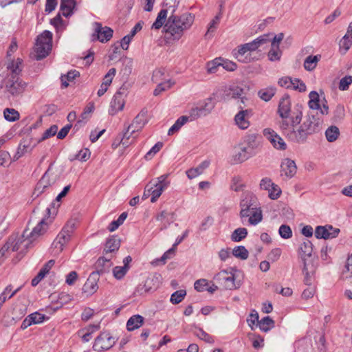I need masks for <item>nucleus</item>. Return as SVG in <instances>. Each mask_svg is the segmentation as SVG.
<instances>
[{
	"mask_svg": "<svg viewBox=\"0 0 352 352\" xmlns=\"http://www.w3.org/2000/svg\"><path fill=\"white\" fill-rule=\"evenodd\" d=\"M231 94H232L233 99H239L243 96L244 90L238 86L230 87Z\"/></svg>",
	"mask_w": 352,
	"mask_h": 352,
	"instance_id": "obj_64",
	"label": "nucleus"
},
{
	"mask_svg": "<svg viewBox=\"0 0 352 352\" xmlns=\"http://www.w3.org/2000/svg\"><path fill=\"white\" fill-rule=\"evenodd\" d=\"M219 67H221V59L216 58L214 60H212V62L208 63V72L210 73V74L215 73L218 70Z\"/></svg>",
	"mask_w": 352,
	"mask_h": 352,
	"instance_id": "obj_59",
	"label": "nucleus"
},
{
	"mask_svg": "<svg viewBox=\"0 0 352 352\" xmlns=\"http://www.w3.org/2000/svg\"><path fill=\"white\" fill-rule=\"evenodd\" d=\"M193 333L195 336L207 343L213 344L214 342L213 338L201 328L195 327Z\"/></svg>",
	"mask_w": 352,
	"mask_h": 352,
	"instance_id": "obj_43",
	"label": "nucleus"
},
{
	"mask_svg": "<svg viewBox=\"0 0 352 352\" xmlns=\"http://www.w3.org/2000/svg\"><path fill=\"white\" fill-rule=\"evenodd\" d=\"M147 110L143 109L134 118L131 124L128 126V129H131V133L138 131L143 128L146 123Z\"/></svg>",
	"mask_w": 352,
	"mask_h": 352,
	"instance_id": "obj_21",
	"label": "nucleus"
},
{
	"mask_svg": "<svg viewBox=\"0 0 352 352\" xmlns=\"http://www.w3.org/2000/svg\"><path fill=\"white\" fill-rule=\"evenodd\" d=\"M75 6L74 0L60 2V10L64 16L68 17L73 14V9Z\"/></svg>",
	"mask_w": 352,
	"mask_h": 352,
	"instance_id": "obj_39",
	"label": "nucleus"
},
{
	"mask_svg": "<svg viewBox=\"0 0 352 352\" xmlns=\"http://www.w3.org/2000/svg\"><path fill=\"white\" fill-rule=\"evenodd\" d=\"M79 72L76 70H71L68 72L66 75H63L61 76L62 86L67 87L69 85L68 82L73 80L76 77L79 76Z\"/></svg>",
	"mask_w": 352,
	"mask_h": 352,
	"instance_id": "obj_46",
	"label": "nucleus"
},
{
	"mask_svg": "<svg viewBox=\"0 0 352 352\" xmlns=\"http://www.w3.org/2000/svg\"><path fill=\"white\" fill-rule=\"evenodd\" d=\"M252 155H253L246 148H245L243 146H241L235 149L232 161L233 164H239L245 162Z\"/></svg>",
	"mask_w": 352,
	"mask_h": 352,
	"instance_id": "obj_26",
	"label": "nucleus"
},
{
	"mask_svg": "<svg viewBox=\"0 0 352 352\" xmlns=\"http://www.w3.org/2000/svg\"><path fill=\"white\" fill-rule=\"evenodd\" d=\"M221 19V14H217L214 16V18L212 20V21L209 24V27L208 28V31L206 34V36H208L211 32H213L217 28V25L219 24Z\"/></svg>",
	"mask_w": 352,
	"mask_h": 352,
	"instance_id": "obj_60",
	"label": "nucleus"
},
{
	"mask_svg": "<svg viewBox=\"0 0 352 352\" xmlns=\"http://www.w3.org/2000/svg\"><path fill=\"white\" fill-rule=\"evenodd\" d=\"M93 33L91 35V41H99L101 43L108 42L113 36V30L107 26L103 27L100 23L94 22L92 24Z\"/></svg>",
	"mask_w": 352,
	"mask_h": 352,
	"instance_id": "obj_12",
	"label": "nucleus"
},
{
	"mask_svg": "<svg viewBox=\"0 0 352 352\" xmlns=\"http://www.w3.org/2000/svg\"><path fill=\"white\" fill-rule=\"evenodd\" d=\"M208 285V282L206 279H199L195 282L194 287L197 292H204L206 287Z\"/></svg>",
	"mask_w": 352,
	"mask_h": 352,
	"instance_id": "obj_61",
	"label": "nucleus"
},
{
	"mask_svg": "<svg viewBox=\"0 0 352 352\" xmlns=\"http://www.w3.org/2000/svg\"><path fill=\"white\" fill-rule=\"evenodd\" d=\"M294 90H298L300 92L305 91L306 85L305 84L298 78L292 79V88Z\"/></svg>",
	"mask_w": 352,
	"mask_h": 352,
	"instance_id": "obj_58",
	"label": "nucleus"
},
{
	"mask_svg": "<svg viewBox=\"0 0 352 352\" xmlns=\"http://www.w3.org/2000/svg\"><path fill=\"white\" fill-rule=\"evenodd\" d=\"M345 110L343 105L338 104L334 110V119L336 120H342L345 116Z\"/></svg>",
	"mask_w": 352,
	"mask_h": 352,
	"instance_id": "obj_62",
	"label": "nucleus"
},
{
	"mask_svg": "<svg viewBox=\"0 0 352 352\" xmlns=\"http://www.w3.org/2000/svg\"><path fill=\"white\" fill-rule=\"evenodd\" d=\"M299 250L301 256L303 257V260L305 256L310 257L313 252L312 243L309 240L306 239L300 244Z\"/></svg>",
	"mask_w": 352,
	"mask_h": 352,
	"instance_id": "obj_37",
	"label": "nucleus"
},
{
	"mask_svg": "<svg viewBox=\"0 0 352 352\" xmlns=\"http://www.w3.org/2000/svg\"><path fill=\"white\" fill-rule=\"evenodd\" d=\"M116 70L115 68H111L104 76L102 85L108 87L112 82L113 77L115 76Z\"/></svg>",
	"mask_w": 352,
	"mask_h": 352,
	"instance_id": "obj_55",
	"label": "nucleus"
},
{
	"mask_svg": "<svg viewBox=\"0 0 352 352\" xmlns=\"http://www.w3.org/2000/svg\"><path fill=\"white\" fill-rule=\"evenodd\" d=\"M232 254L238 258L245 260L248 258L249 252L244 246L239 245L232 250Z\"/></svg>",
	"mask_w": 352,
	"mask_h": 352,
	"instance_id": "obj_44",
	"label": "nucleus"
},
{
	"mask_svg": "<svg viewBox=\"0 0 352 352\" xmlns=\"http://www.w3.org/2000/svg\"><path fill=\"white\" fill-rule=\"evenodd\" d=\"M281 56V52L279 50L278 44L274 48L272 47V49L268 52V58L271 61L279 60Z\"/></svg>",
	"mask_w": 352,
	"mask_h": 352,
	"instance_id": "obj_52",
	"label": "nucleus"
},
{
	"mask_svg": "<svg viewBox=\"0 0 352 352\" xmlns=\"http://www.w3.org/2000/svg\"><path fill=\"white\" fill-rule=\"evenodd\" d=\"M263 135L275 148L280 150L286 149L285 142L274 130L270 128L265 129L263 130Z\"/></svg>",
	"mask_w": 352,
	"mask_h": 352,
	"instance_id": "obj_19",
	"label": "nucleus"
},
{
	"mask_svg": "<svg viewBox=\"0 0 352 352\" xmlns=\"http://www.w3.org/2000/svg\"><path fill=\"white\" fill-rule=\"evenodd\" d=\"M257 138L258 135L255 133L248 135L245 139L246 146H243L253 155H255V149L259 146Z\"/></svg>",
	"mask_w": 352,
	"mask_h": 352,
	"instance_id": "obj_30",
	"label": "nucleus"
},
{
	"mask_svg": "<svg viewBox=\"0 0 352 352\" xmlns=\"http://www.w3.org/2000/svg\"><path fill=\"white\" fill-rule=\"evenodd\" d=\"M244 184L242 181V178L240 176H234L232 179L230 188L235 191L239 192L243 190Z\"/></svg>",
	"mask_w": 352,
	"mask_h": 352,
	"instance_id": "obj_48",
	"label": "nucleus"
},
{
	"mask_svg": "<svg viewBox=\"0 0 352 352\" xmlns=\"http://www.w3.org/2000/svg\"><path fill=\"white\" fill-rule=\"evenodd\" d=\"M320 56H309L304 61V67L307 71H312L317 65L318 62L320 60Z\"/></svg>",
	"mask_w": 352,
	"mask_h": 352,
	"instance_id": "obj_40",
	"label": "nucleus"
},
{
	"mask_svg": "<svg viewBox=\"0 0 352 352\" xmlns=\"http://www.w3.org/2000/svg\"><path fill=\"white\" fill-rule=\"evenodd\" d=\"M173 84V83H172L170 80L160 83L156 87V89L154 90L153 94L155 96L159 95L161 92L169 89Z\"/></svg>",
	"mask_w": 352,
	"mask_h": 352,
	"instance_id": "obj_56",
	"label": "nucleus"
},
{
	"mask_svg": "<svg viewBox=\"0 0 352 352\" xmlns=\"http://www.w3.org/2000/svg\"><path fill=\"white\" fill-rule=\"evenodd\" d=\"M186 295V292L185 290H177L171 295L170 300L173 304L177 305L182 301Z\"/></svg>",
	"mask_w": 352,
	"mask_h": 352,
	"instance_id": "obj_49",
	"label": "nucleus"
},
{
	"mask_svg": "<svg viewBox=\"0 0 352 352\" xmlns=\"http://www.w3.org/2000/svg\"><path fill=\"white\" fill-rule=\"evenodd\" d=\"M340 232L339 228H333L331 225L318 226L315 230V236L317 239H330L336 238Z\"/></svg>",
	"mask_w": 352,
	"mask_h": 352,
	"instance_id": "obj_15",
	"label": "nucleus"
},
{
	"mask_svg": "<svg viewBox=\"0 0 352 352\" xmlns=\"http://www.w3.org/2000/svg\"><path fill=\"white\" fill-rule=\"evenodd\" d=\"M171 8H169L168 9H162L160 10V12L158 13L157 16L155 21V22L152 25V28L155 30H159L161 28L163 25L164 26L166 22V18L168 12L170 11Z\"/></svg>",
	"mask_w": 352,
	"mask_h": 352,
	"instance_id": "obj_31",
	"label": "nucleus"
},
{
	"mask_svg": "<svg viewBox=\"0 0 352 352\" xmlns=\"http://www.w3.org/2000/svg\"><path fill=\"white\" fill-rule=\"evenodd\" d=\"M158 279L157 277H148L145 280V283L143 286L140 287L138 290L141 292V294L143 292H149L152 290L155 289L157 287Z\"/></svg>",
	"mask_w": 352,
	"mask_h": 352,
	"instance_id": "obj_34",
	"label": "nucleus"
},
{
	"mask_svg": "<svg viewBox=\"0 0 352 352\" xmlns=\"http://www.w3.org/2000/svg\"><path fill=\"white\" fill-rule=\"evenodd\" d=\"M168 176L169 174H164L149 182L148 184L153 186V190L152 191L153 197L151 199L152 203H155L161 196L162 192L168 187L170 184V182L168 180Z\"/></svg>",
	"mask_w": 352,
	"mask_h": 352,
	"instance_id": "obj_13",
	"label": "nucleus"
},
{
	"mask_svg": "<svg viewBox=\"0 0 352 352\" xmlns=\"http://www.w3.org/2000/svg\"><path fill=\"white\" fill-rule=\"evenodd\" d=\"M58 131V126L56 125H52L49 129H47L43 134L42 138L38 140V142L43 141L50 137L55 135Z\"/></svg>",
	"mask_w": 352,
	"mask_h": 352,
	"instance_id": "obj_54",
	"label": "nucleus"
},
{
	"mask_svg": "<svg viewBox=\"0 0 352 352\" xmlns=\"http://www.w3.org/2000/svg\"><path fill=\"white\" fill-rule=\"evenodd\" d=\"M258 324L262 331L267 332L274 327V321L270 317L266 316L262 318Z\"/></svg>",
	"mask_w": 352,
	"mask_h": 352,
	"instance_id": "obj_41",
	"label": "nucleus"
},
{
	"mask_svg": "<svg viewBox=\"0 0 352 352\" xmlns=\"http://www.w3.org/2000/svg\"><path fill=\"white\" fill-rule=\"evenodd\" d=\"M340 50L342 54H345L352 45V37L344 35L340 40Z\"/></svg>",
	"mask_w": 352,
	"mask_h": 352,
	"instance_id": "obj_47",
	"label": "nucleus"
},
{
	"mask_svg": "<svg viewBox=\"0 0 352 352\" xmlns=\"http://www.w3.org/2000/svg\"><path fill=\"white\" fill-rule=\"evenodd\" d=\"M281 194V190L280 188L277 186L273 184L271 188L269 190V197L272 199H278Z\"/></svg>",
	"mask_w": 352,
	"mask_h": 352,
	"instance_id": "obj_63",
	"label": "nucleus"
},
{
	"mask_svg": "<svg viewBox=\"0 0 352 352\" xmlns=\"http://www.w3.org/2000/svg\"><path fill=\"white\" fill-rule=\"evenodd\" d=\"M4 118L9 122H14L19 119V113L14 109L6 108L3 111Z\"/></svg>",
	"mask_w": 352,
	"mask_h": 352,
	"instance_id": "obj_45",
	"label": "nucleus"
},
{
	"mask_svg": "<svg viewBox=\"0 0 352 352\" xmlns=\"http://www.w3.org/2000/svg\"><path fill=\"white\" fill-rule=\"evenodd\" d=\"M117 342V339L112 336L108 331H103L95 339L93 349L98 352L107 351L113 347Z\"/></svg>",
	"mask_w": 352,
	"mask_h": 352,
	"instance_id": "obj_11",
	"label": "nucleus"
},
{
	"mask_svg": "<svg viewBox=\"0 0 352 352\" xmlns=\"http://www.w3.org/2000/svg\"><path fill=\"white\" fill-rule=\"evenodd\" d=\"M302 117V112L297 111L291 117V122L285 120L280 122L282 133L294 143L303 144L309 135L318 133L322 129V120L318 115H307L300 124Z\"/></svg>",
	"mask_w": 352,
	"mask_h": 352,
	"instance_id": "obj_1",
	"label": "nucleus"
},
{
	"mask_svg": "<svg viewBox=\"0 0 352 352\" xmlns=\"http://www.w3.org/2000/svg\"><path fill=\"white\" fill-rule=\"evenodd\" d=\"M142 28V24L139 22L135 24V25L129 34L124 36L120 42V45L123 50H127L129 47V45L133 38V37L140 31Z\"/></svg>",
	"mask_w": 352,
	"mask_h": 352,
	"instance_id": "obj_29",
	"label": "nucleus"
},
{
	"mask_svg": "<svg viewBox=\"0 0 352 352\" xmlns=\"http://www.w3.org/2000/svg\"><path fill=\"white\" fill-rule=\"evenodd\" d=\"M74 230V223L72 221L67 222L59 232L52 243V247L57 250L58 253L60 252L64 245L70 240L72 234Z\"/></svg>",
	"mask_w": 352,
	"mask_h": 352,
	"instance_id": "obj_10",
	"label": "nucleus"
},
{
	"mask_svg": "<svg viewBox=\"0 0 352 352\" xmlns=\"http://www.w3.org/2000/svg\"><path fill=\"white\" fill-rule=\"evenodd\" d=\"M250 113L251 111L248 109L240 110L235 116L234 121L239 128L244 130L249 127L250 122L248 121V116Z\"/></svg>",
	"mask_w": 352,
	"mask_h": 352,
	"instance_id": "obj_23",
	"label": "nucleus"
},
{
	"mask_svg": "<svg viewBox=\"0 0 352 352\" xmlns=\"http://www.w3.org/2000/svg\"><path fill=\"white\" fill-rule=\"evenodd\" d=\"M340 135L339 129L334 125L330 126L325 131V136L328 142H335Z\"/></svg>",
	"mask_w": 352,
	"mask_h": 352,
	"instance_id": "obj_38",
	"label": "nucleus"
},
{
	"mask_svg": "<svg viewBox=\"0 0 352 352\" xmlns=\"http://www.w3.org/2000/svg\"><path fill=\"white\" fill-rule=\"evenodd\" d=\"M276 88L274 86H270L263 88L258 91V96L263 101H270L276 94Z\"/></svg>",
	"mask_w": 352,
	"mask_h": 352,
	"instance_id": "obj_32",
	"label": "nucleus"
},
{
	"mask_svg": "<svg viewBox=\"0 0 352 352\" xmlns=\"http://www.w3.org/2000/svg\"><path fill=\"white\" fill-rule=\"evenodd\" d=\"M163 146L162 142H157L145 155L144 158L146 160H151L153 156L158 153Z\"/></svg>",
	"mask_w": 352,
	"mask_h": 352,
	"instance_id": "obj_50",
	"label": "nucleus"
},
{
	"mask_svg": "<svg viewBox=\"0 0 352 352\" xmlns=\"http://www.w3.org/2000/svg\"><path fill=\"white\" fill-rule=\"evenodd\" d=\"M21 63V60L18 58L16 63H12L11 65L8 66V69L10 70V74L6 80L5 87L6 91L13 96L21 94L27 87V83L19 77L21 72L20 67Z\"/></svg>",
	"mask_w": 352,
	"mask_h": 352,
	"instance_id": "obj_4",
	"label": "nucleus"
},
{
	"mask_svg": "<svg viewBox=\"0 0 352 352\" xmlns=\"http://www.w3.org/2000/svg\"><path fill=\"white\" fill-rule=\"evenodd\" d=\"M214 107L212 98L200 101L189 111L190 121L195 120L200 117L208 115Z\"/></svg>",
	"mask_w": 352,
	"mask_h": 352,
	"instance_id": "obj_9",
	"label": "nucleus"
},
{
	"mask_svg": "<svg viewBox=\"0 0 352 352\" xmlns=\"http://www.w3.org/2000/svg\"><path fill=\"white\" fill-rule=\"evenodd\" d=\"M156 219L157 221L163 222L164 228H166L168 225H170L172 222H173L174 213H170L166 210H163L157 215ZM163 228H161V230Z\"/></svg>",
	"mask_w": 352,
	"mask_h": 352,
	"instance_id": "obj_35",
	"label": "nucleus"
},
{
	"mask_svg": "<svg viewBox=\"0 0 352 352\" xmlns=\"http://www.w3.org/2000/svg\"><path fill=\"white\" fill-rule=\"evenodd\" d=\"M55 261L53 259L50 260L47 263H46L40 270L38 274L32 280V285L34 287L36 286L39 282L49 273Z\"/></svg>",
	"mask_w": 352,
	"mask_h": 352,
	"instance_id": "obj_25",
	"label": "nucleus"
},
{
	"mask_svg": "<svg viewBox=\"0 0 352 352\" xmlns=\"http://www.w3.org/2000/svg\"><path fill=\"white\" fill-rule=\"evenodd\" d=\"M294 112H291V101L288 95H285L280 100L278 107V113L282 121L287 120L291 122V117Z\"/></svg>",
	"mask_w": 352,
	"mask_h": 352,
	"instance_id": "obj_16",
	"label": "nucleus"
},
{
	"mask_svg": "<svg viewBox=\"0 0 352 352\" xmlns=\"http://www.w3.org/2000/svg\"><path fill=\"white\" fill-rule=\"evenodd\" d=\"M279 234L283 239H287L292 237V232L289 226L281 225L278 230Z\"/></svg>",
	"mask_w": 352,
	"mask_h": 352,
	"instance_id": "obj_53",
	"label": "nucleus"
},
{
	"mask_svg": "<svg viewBox=\"0 0 352 352\" xmlns=\"http://www.w3.org/2000/svg\"><path fill=\"white\" fill-rule=\"evenodd\" d=\"M129 267L116 266L113 269V276L118 279H122L126 274Z\"/></svg>",
	"mask_w": 352,
	"mask_h": 352,
	"instance_id": "obj_51",
	"label": "nucleus"
},
{
	"mask_svg": "<svg viewBox=\"0 0 352 352\" xmlns=\"http://www.w3.org/2000/svg\"><path fill=\"white\" fill-rule=\"evenodd\" d=\"M239 216L242 224L248 222L250 225H257L263 219L262 210L258 206L256 196L250 192H245L242 195L239 204Z\"/></svg>",
	"mask_w": 352,
	"mask_h": 352,
	"instance_id": "obj_2",
	"label": "nucleus"
},
{
	"mask_svg": "<svg viewBox=\"0 0 352 352\" xmlns=\"http://www.w3.org/2000/svg\"><path fill=\"white\" fill-rule=\"evenodd\" d=\"M214 280L226 289L236 288L234 282L235 277L232 272L222 270L214 276Z\"/></svg>",
	"mask_w": 352,
	"mask_h": 352,
	"instance_id": "obj_14",
	"label": "nucleus"
},
{
	"mask_svg": "<svg viewBox=\"0 0 352 352\" xmlns=\"http://www.w3.org/2000/svg\"><path fill=\"white\" fill-rule=\"evenodd\" d=\"M47 229V223L45 218L35 226L31 232L25 230L20 238H19L13 245L12 252L21 250L23 252L29 248L31 244L41 235H43Z\"/></svg>",
	"mask_w": 352,
	"mask_h": 352,
	"instance_id": "obj_5",
	"label": "nucleus"
},
{
	"mask_svg": "<svg viewBox=\"0 0 352 352\" xmlns=\"http://www.w3.org/2000/svg\"><path fill=\"white\" fill-rule=\"evenodd\" d=\"M280 167L282 175H285L287 178H292L296 173V163L290 159H285L282 162Z\"/></svg>",
	"mask_w": 352,
	"mask_h": 352,
	"instance_id": "obj_24",
	"label": "nucleus"
},
{
	"mask_svg": "<svg viewBox=\"0 0 352 352\" xmlns=\"http://www.w3.org/2000/svg\"><path fill=\"white\" fill-rule=\"evenodd\" d=\"M248 235V230L245 228H239L233 231L231 234V239L234 242H239L244 239Z\"/></svg>",
	"mask_w": 352,
	"mask_h": 352,
	"instance_id": "obj_42",
	"label": "nucleus"
},
{
	"mask_svg": "<svg viewBox=\"0 0 352 352\" xmlns=\"http://www.w3.org/2000/svg\"><path fill=\"white\" fill-rule=\"evenodd\" d=\"M352 83V76H347L342 78L340 80L339 89L340 90L344 91L349 89V86Z\"/></svg>",
	"mask_w": 352,
	"mask_h": 352,
	"instance_id": "obj_57",
	"label": "nucleus"
},
{
	"mask_svg": "<svg viewBox=\"0 0 352 352\" xmlns=\"http://www.w3.org/2000/svg\"><path fill=\"white\" fill-rule=\"evenodd\" d=\"M210 164V162L209 160H205L202 162L197 167L190 168L186 171L187 177L190 179H192L201 175L204 173V170L209 166Z\"/></svg>",
	"mask_w": 352,
	"mask_h": 352,
	"instance_id": "obj_28",
	"label": "nucleus"
},
{
	"mask_svg": "<svg viewBox=\"0 0 352 352\" xmlns=\"http://www.w3.org/2000/svg\"><path fill=\"white\" fill-rule=\"evenodd\" d=\"M144 322V318L140 315H134L131 316L126 322V328L129 331H133L140 327Z\"/></svg>",
	"mask_w": 352,
	"mask_h": 352,
	"instance_id": "obj_33",
	"label": "nucleus"
},
{
	"mask_svg": "<svg viewBox=\"0 0 352 352\" xmlns=\"http://www.w3.org/2000/svg\"><path fill=\"white\" fill-rule=\"evenodd\" d=\"M124 88H120L119 90L114 94L111 102V109L109 113L111 115L116 114L118 111H122L124 107Z\"/></svg>",
	"mask_w": 352,
	"mask_h": 352,
	"instance_id": "obj_17",
	"label": "nucleus"
},
{
	"mask_svg": "<svg viewBox=\"0 0 352 352\" xmlns=\"http://www.w3.org/2000/svg\"><path fill=\"white\" fill-rule=\"evenodd\" d=\"M188 120H190L188 116H182L179 117L175 121V124L169 129L168 134L171 135L175 132H177L181 129V127L184 125Z\"/></svg>",
	"mask_w": 352,
	"mask_h": 352,
	"instance_id": "obj_36",
	"label": "nucleus"
},
{
	"mask_svg": "<svg viewBox=\"0 0 352 352\" xmlns=\"http://www.w3.org/2000/svg\"><path fill=\"white\" fill-rule=\"evenodd\" d=\"M99 278L97 273L91 272L82 287V292L89 295L94 294L98 289Z\"/></svg>",
	"mask_w": 352,
	"mask_h": 352,
	"instance_id": "obj_20",
	"label": "nucleus"
},
{
	"mask_svg": "<svg viewBox=\"0 0 352 352\" xmlns=\"http://www.w3.org/2000/svg\"><path fill=\"white\" fill-rule=\"evenodd\" d=\"M315 270V267L313 265L309 267V265L306 263L305 258H304L302 273L305 274L304 283L305 285L308 286H311L313 285L314 280Z\"/></svg>",
	"mask_w": 352,
	"mask_h": 352,
	"instance_id": "obj_27",
	"label": "nucleus"
},
{
	"mask_svg": "<svg viewBox=\"0 0 352 352\" xmlns=\"http://www.w3.org/2000/svg\"><path fill=\"white\" fill-rule=\"evenodd\" d=\"M175 9L173 7L164 25V30L166 34H170L174 38L179 39L184 32L192 25L194 16L189 12L178 16L175 14Z\"/></svg>",
	"mask_w": 352,
	"mask_h": 352,
	"instance_id": "obj_3",
	"label": "nucleus"
},
{
	"mask_svg": "<svg viewBox=\"0 0 352 352\" xmlns=\"http://www.w3.org/2000/svg\"><path fill=\"white\" fill-rule=\"evenodd\" d=\"M120 246V239L117 236H111L106 241L103 250V254L109 256V254L117 252L119 250Z\"/></svg>",
	"mask_w": 352,
	"mask_h": 352,
	"instance_id": "obj_22",
	"label": "nucleus"
},
{
	"mask_svg": "<svg viewBox=\"0 0 352 352\" xmlns=\"http://www.w3.org/2000/svg\"><path fill=\"white\" fill-rule=\"evenodd\" d=\"M271 38L270 35L263 34L254 39L252 42L241 45L238 47L237 52L235 53L236 57L241 60L240 56H243L248 52H254L256 50H261L270 45Z\"/></svg>",
	"mask_w": 352,
	"mask_h": 352,
	"instance_id": "obj_6",
	"label": "nucleus"
},
{
	"mask_svg": "<svg viewBox=\"0 0 352 352\" xmlns=\"http://www.w3.org/2000/svg\"><path fill=\"white\" fill-rule=\"evenodd\" d=\"M58 179L59 174L57 170H55L53 168V164L52 163L40 181L38 182L35 188L34 194L37 193L36 196H38V195L42 193L47 187L54 184Z\"/></svg>",
	"mask_w": 352,
	"mask_h": 352,
	"instance_id": "obj_8",
	"label": "nucleus"
},
{
	"mask_svg": "<svg viewBox=\"0 0 352 352\" xmlns=\"http://www.w3.org/2000/svg\"><path fill=\"white\" fill-rule=\"evenodd\" d=\"M111 258V255H104L103 256L98 258L95 263L96 271L93 272V273H97L98 276L100 277V275L109 272L110 269L113 265Z\"/></svg>",
	"mask_w": 352,
	"mask_h": 352,
	"instance_id": "obj_18",
	"label": "nucleus"
},
{
	"mask_svg": "<svg viewBox=\"0 0 352 352\" xmlns=\"http://www.w3.org/2000/svg\"><path fill=\"white\" fill-rule=\"evenodd\" d=\"M52 47V33L45 30L37 36L36 41V57L37 60L45 58L50 53Z\"/></svg>",
	"mask_w": 352,
	"mask_h": 352,
	"instance_id": "obj_7",
	"label": "nucleus"
}]
</instances>
